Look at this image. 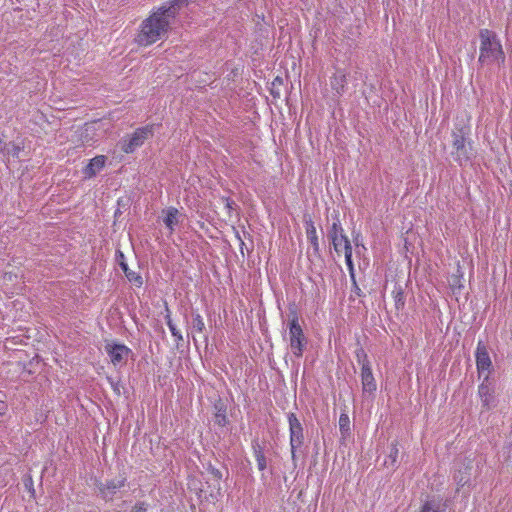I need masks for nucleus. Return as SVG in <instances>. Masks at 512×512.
<instances>
[{
  "mask_svg": "<svg viewBox=\"0 0 512 512\" xmlns=\"http://www.w3.org/2000/svg\"><path fill=\"white\" fill-rule=\"evenodd\" d=\"M289 328V343L294 356L297 358L302 357L303 352L307 345V339L304 335L303 329L299 324V318L296 311L291 312V318L288 323Z\"/></svg>",
  "mask_w": 512,
  "mask_h": 512,
  "instance_id": "nucleus-4",
  "label": "nucleus"
},
{
  "mask_svg": "<svg viewBox=\"0 0 512 512\" xmlns=\"http://www.w3.org/2000/svg\"><path fill=\"white\" fill-rule=\"evenodd\" d=\"M225 203V207L230 211L233 209V206L235 205V202L230 198H224L223 199Z\"/></svg>",
  "mask_w": 512,
  "mask_h": 512,
  "instance_id": "nucleus-34",
  "label": "nucleus"
},
{
  "mask_svg": "<svg viewBox=\"0 0 512 512\" xmlns=\"http://www.w3.org/2000/svg\"><path fill=\"white\" fill-rule=\"evenodd\" d=\"M354 242H355V246H358L357 238L354 239Z\"/></svg>",
  "mask_w": 512,
  "mask_h": 512,
  "instance_id": "nucleus-36",
  "label": "nucleus"
},
{
  "mask_svg": "<svg viewBox=\"0 0 512 512\" xmlns=\"http://www.w3.org/2000/svg\"><path fill=\"white\" fill-rule=\"evenodd\" d=\"M345 262L352 278H354V265L352 261V255L345 256Z\"/></svg>",
  "mask_w": 512,
  "mask_h": 512,
  "instance_id": "nucleus-32",
  "label": "nucleus"
},
{
  "mask_svg": "<svg viewBox=\"0 0 512 512\" xmlns=\"http://www.w3.org/2000/svg\"><path fill=\"white\" fill-rule=\"evenodd\" d=\"M147 508V503L139 501L132 507L131 512H146Z\"/></svg>",
  "mask_w": 512,
  "mask_h": 512,
  "instance_id": "nucleus-31",
  "label": "nucleus"
},
{
  "mask_svg": "<svg viewBox=\"0 0 512 512\" xmlns=\"http://www.w3.org/2000/svg\"><path fill=\"white\" fill-rule=\"evenodd\" d=\"M105 351L114 366L124 365L132 354V350L129 347L124 344L114 342L106 343Z\"/></svg>",
  "mask_w": 512,
  "mask_h": 512,
  "instance_id": "nucleus-7",
  "label": "nucleus"
},
{
  "mask_svg": "<svg viewBox=\"0 0 512 512\" xmlns=\"http://www.w3.org/2000/svg\"><path fill=\"white\" fill-rule=\"evenodd\" d=\"M164 224L172 233L174 231L175 226L179 223V211L175 207H169L165 211Z\"/></svg>",
  "mask_w": 512,
  "mask_h": 512,
  "instance_id": "nucleus-17",
  "label": "nucleus"
},
{
  "mask_svg": "<svg viewBox=\"0 0 512 512\" xmlns=\"http://www.w3.org/2000/svg\"><path fill=\"white\" fill-rule=\"evenodd\" d=\"M289 424L290 448L292 460L296 459V451L304 443V428L295 413L287 414Z\"/></svg>",
  "mask_w": 512,
  "mask_h": 512,
  "instance_id": "nucleus-6",
  "label": "nucleus"
},
{
  "mask_svg": "<svg viewBox=\"0 0 512 512\" xmlns=\"http://www.w3.org/2000/svg\"><path fill=\"white\" fill-rule=\"evenodd\" d=\"M253 450L258 469L264 471L267 467V461L262 447L256 442L253 444Z\"/></svg>",
  "mask_w": 512,
  "mask_h": 512,
  "instance_id": "nucleus-22",
  "label": "nucleus"
},
{
  "mask_svg": "<svg viewBox=\"0 0 512 512\" xmlns=\"http://www.w3.org/2000/svg\"><path fill=\"white\" fill-rule=\"evenodd\" d=\"M342 251H344L345 256L352 255V245L349 239L342 244Z\"/></svg>",
  "mask_w": 512,
  "mask_h": 512,
  "instance_id": "nucleus-33",
  "label": "nucleus"
},
{
  "mask_svg": "<svg viewBox=\"0 0 512 512\" xmlns=\"http://www.w3.org/2000/svg\"><path fill=\"white\" fill-rule=\"evenodd\" d=\"M306 235L307 239L310 242L313 251L315 254L319 253V242H318V236L317 231L314 223L310 220L306 222Z\"/></svg>",
  "mask_w": 512,
  "mask_h": 512,
  "instance_id": "nucleus-18",
  "label": "nucleus"
},
{
  "mask_svg": "<svg viewBox=\"0 0 512 512\" xmlns=\"http://www.w3.org/2000/svg\"><path fill=\"white\" fill-rule=\"evenodd\" d=\"M192 327L198 333H202L204 331L205 324H204L203 318L200 314L197 313L194 315L193 321H192Z\"/></svg>",
  "mask_w": 512,
  "mask_h": 512,
  "instance_id": "nucleus-27",
  "label": "nucleus"
},
{
  "mask_svg": "<svg viewBox=\"0 0 512 512\" xmlns=\"http://www.w3.org/2000/svg\"><path fill=\"white\" fill-rule=\"evenodd\" d=\"M327 237L331 241L334 250L339 254L342 252V244L349 238L345 234L338 215L334 217L331 227L328 229Z\"/></svg>",
  "mask_w": 512,
  "mask_h": 512,
  "instance_id": "nucleus-9",
  "label": "nucleus"
},
{
  "mask_svg": "<svg viewBox=\"0 0 512 512\" xmlns=\"http://www.w3.org/2000/svg\"><path fill=\"white\" fill-rule=\"evenodd\" d=\"M106 162V157L104 155H99L90 160L88 165L84 168V175L86 178H92L96 176L98 172H100Z\"/></svg>",
  "mask_w": 512,
  "mask_h": 512,
  "instance_id": "nucleus-15",
  "label": "nucleus"
},
{
  "mask_svg": "<svg viewBox=\"0 0 512 512\" xmlns=\"http://www.w3.org/2000/svg\"><path fill=\"white\" fill-rule=\"evenodd\" d=\"M469 131L465 128L453 130L451 155L460 166L467 165L474 156L472 144L467 141Z\"/></svg>",
  "mask_w": 512,
  "mask_h": 512,
  "instance_id": "nucleus-3",
  "label": "nucleus"
},
{
  "mask_svg": "<svg viewBox=\"0 0 512 512\" xmlns=\"http://www.w3.org/2000/svg\"><path fill=\"white\" fill-rule=\"evenodd\" d=\"M394 300H395V306L396 308L402 309L405 305V298L404 293L401 288H399L397 291H394Z\"/></svg>",
  "mask_w": 512,
  "mask_h": 512,
  "instance_id": "nucleus-29",
  "label": "nucleus"
},
{
  "mask_svg": "<svg viewBox=\"0 0 512 512\" xmlns=\"http://www.w3.org/2000/svg\"><path fill=\"white\" fill-rule=\"evenodd\" d=\"M420 512H446V506L440 500H428L426 501Z\"/></svg>",
  "mask_w": 512,
  "mask_h": 512,
  "instance_id": "nucleus-21",
  "label": "nucleus"
},
{
  "mask_svg": "<svg viewBox=\"0 0 512 512\" xmlns=\"http://www.w3.org/2000/svg\"><path fill=\"white\" fill-rule=\"evenodd\" d=\"M190 0H171L167 5H163L160 8L166 13L171 20L174 19L178 13V10L188 5Z\"/></svg>",
  "mask_w": 512,
  "mask_h": 512,
  "instance_id": "nucleus-16",
  "label": "nucleus"
},
{
  "mask_svg": "<svg viewBox=\"0 0 512 512\" xmlns=\"http://www.w3.org/2000/svg\"><path fill=\"white\" fill-rule=\"evenodd\" d=\"M478 394L483 407L487 410L495 407L494 390L489 381L488 374L484 375L483 381L478 387Z\"/></svg>",
  "mask_w": 512,
  "mask_h": 512,
  "instance_id": "nucleus-11",
  "label": "nucleus"
},
{
  "mask_svg": "<svg viewBox=\"0 0 512 512\" xmlns=\"http://www.w3.org/2000/svg\"><path fill=\"white\" fill-rule=\"evenodd\" d=\"M356 358L358 364L361 365V369H363L366 365H370L368 356L362 348L356 351Z\"/></svg>",
  "mask_w": 512,
  "mask_h": 512,
  "instance_id": "nucleus-28",
  "label": "nucleus"
},
{
  "mask_svg": "<svg viewBox=\"0 0 512 512\" xmlns=\"http://www.w3.org/2000/svg\"><path fill=\"white\" fill-rule=\"evenodd\" d=\"M361 384L364 394H374L377 390V384L372 373L371 365H366L361 369Z\"/></svg>",
  "mask_w": 512,
  "mask_h": 512,
  "instance_id": "nucleus-13",
  "label": "nucleus"
},
{
  "mask_svg": "<svg viewBox=\"0 0 512 512\" xmlns=\"http://www.w3.org/2000/svg\"><path fill=\"white\" fill-rule=\"evenodd\" d=\"M339 430L342 437H346L350 434V419L346 412H342L339 417Z\"/></svg>",
  "mask_w": 512,
  "mask_h": 512,
  "instance_id": "nucleus-23",
  "label": "nucleus"
},
{
  "mask_svg": "<svg viewBox=\"0 0 512 512\" xmlns=\"http://www.w3.org/2000/svg\"><path fill=\"white\" fill-rule=\"evenodd\" d=\"M126 482L127 478L123 475H119L117 478L99 483L97 487L101 497L105 501H112L116 493L126 485Z\"/></svg>",
  "mask_w": 512,
  "mask_h": 512,
  "instance_id": "nucleus-8",
  "label": "nucleus"
},
{
  "mask_svg": "<svg viewBox=\"0 0 512 512\" xmlns=\"http://www.w3.org/2000/svg\"><path fill=\"white\" fill-rule=\"evenodd\" d=\"M347 73L342 69H336L335 73L331 77V88L335 91L338 96L343 95L347 86Z\"/></svg>",
  "mask_w": 512,
  "mask_h": 512,
  "instance_id": "nucleus-14",
  "label": "nucleus"
},
{
  "mask_svg": "<svg viewBox=\"0 0 512 512\" xmlns=\"http://www.w3.org/2000/svg\"><path fill=\"white\" fill-rule=\"evenodd\" d=\"M21 147L20 145L14 143V142H9L8 144H5L4 148H3V152L6 153L7 155H11L12 157H19V153L21 151Z\"/></svg>",
  "mask_w": 512,
  "mask_h": 512,
  "instance_id": "nucleus-25",
  "label": "nucleus"
},
{
  "mask_svg": "<svg viewBox=\"0 0 512 512\" xmlns=\"http://www.w3.org/2000/svg\"><path fill=\"white\" fill-rule=\"evenodd\" d=\"M107 380H108L111 388L113 389V391L117 395H120L121 394V388H122L121 381L120 380H115L112 377H108Z\"/></svg>",
  "mask_w": 512,
  "mask_h": 512,
  "instance_id": "nucleus-30",
  "label": "nucleus"
},
{
  "mask_svg": "<svg viewBox=\"0 0 512 512\" xmlns=\"http://www.w3.org/2000/svg\"><path fill=\"white\" fill-rule=\"evenodd\" d=\"M399 455V449L397 447V442H393L390 446V451L387 457L384 460V465L387 468L395 469L397 467V459Z\"/></svg>",
  "mask_w": 512,
  "mask_h": 512,
  "instance_id": "nucleus-20",
  "label": "nucleus"
},
{
  "mask_svg": "<svg viewBox=\"0 0 512 512\" xmlns=\"http://www.w3.org/2000/svg\"><path fill=\"white\" fill-rule=\"evenodd\" d=\"M479 57L478 63L481 67L502 66L505 63L506 55L498 34L490 29L479 30Z\"/></svg>",
  "mask_w": 512,
  "mask_h": 512,
  "instance_id": "nucleus-1",
  "label": "nucleus"
},
{
  "mask_svg": "<svg viewBox=\"0 0 512 512\" xmlns=\"http://www.w3.org/2000/svg\"><path fill=\"white\" fill-rule=\"evenodd\" d=\"M165 312H166V314H165L166 324H167L172 336L175 338L177 343L183 341V336H182L181 332L177 329L176 325L174 324V322L171 318V311L167 305L165 307Z\"/></svg>",
  "mask_w": 512,
  "mask_h": 512,
  "instance_id": "nucleus-19",
  "label": "nucleus"
},
{
  "mask_svg": "<svg viewBox=\"0 0 512 512\" xmlns=\"http://www.w3.org/2000/svg\"><path fill=\"white\" fill-rule=\"evenodd\" d=\"M208 472L212 475L213 480L215 481L214 487L218 491H220L221 490L220 481L222 479V472L212 465H209Z\"/></svg>",
  "mask_w": 512,
  "mask_h": 512,
  "instance_id": "nucleus-26",
  "label": "nucleus"
},
{
  "mask_svg": "<svg viewBox=\"0 0 512 512\" xmlns=\"http://www.w3.org/2000/svg\"><path fill=\"white\" fill-rule=\"evenodd\" d=\"M475 357L479 377H481L483 374L489 375L492 369V361L490 359L488 349L482 341H479L477 344Z\"/></svg>",
  "mask_w": 512,
  "mask_h": 512,
  "instance_id": "nucleus-10",
  "label": "nucleus"
},
{
  "mask_svg": "<svg viewBox=\"0 0 512 512\" xmlns=\"http://www.w3.org/2000/svg\"><path fill=\"white\" fill-rule=\"evenodd\" d=\"M467 470L468 468H465L464 471L459 470L454 474V481L459 487H464L470 481V473Z\"/></svg>",
  "mask_w": 512,
  "mask_h": 512,
  "instance_id": "nucleus-24",
  "label": "nucleus"
},
{
  "mask_svg": "<svg viewBox=\"0 0 512 512\" xmlns=\"http://www.w3.org/2000/svg\"><path fill=\"white\" fill-rule=\"evenodd\" d=\"M116 260L129 282L136 287H141L143 285L142 276L138 272L130 270V266L127 265L124 253L121 250L116 251Z\"/></svg>",
  "mask_w": 512,
  "mask_h": 512,
  "instance_id": "nucleus-12",
  "label": "nucleus"
},
{
  "mask_svg": "<svg viewBox=\"0 0 512 512\" xmlns=\"http://www.w3.org/2000/svg\"><path fill=\"white\" fill-rule=\"evenodd\" d=\"M171 19L159 7L149 17L144 19L134 41L139 46H149L166 36Z\"/></svg>",
  "mask_w": 512,
  "mask_h": 512,
  "instance_id": "nucleus-2",
  "label": "nucleus"
},
{
  "mask_svg": "<svg viewBox=\"0 0 512 512\" xmlns=\"http://www.w3.org/2000/svg\"><path fill=\"white\" fill-rule=\"evenodd\" d=\"M153 135V126H145L136 129L130 136L123 137L120 142V148L123 152L129 154L142 146L148 138Z\"/></svg>",
  "mask_w": 512,
  "mask_h": 512,
  "instance_id": "nucleus-5",
  "label": "nucleus"
},
{
  "mask_svg": "<svg viewBox=\"0 0 512 512\" xmlns=\"http://www.w3.org/2000/svg\"><path fill=\"white\" fill-rule=\"evenodd\" d=\"M217 422L219 425L224 426L226 423V416L225 415H217Z\"/></svg>",
  "mask_w": 512,
  "mask_h": 512,
  "instance_id": "nucleus-35",
  "label": "nucleus"
}]
</instances>
